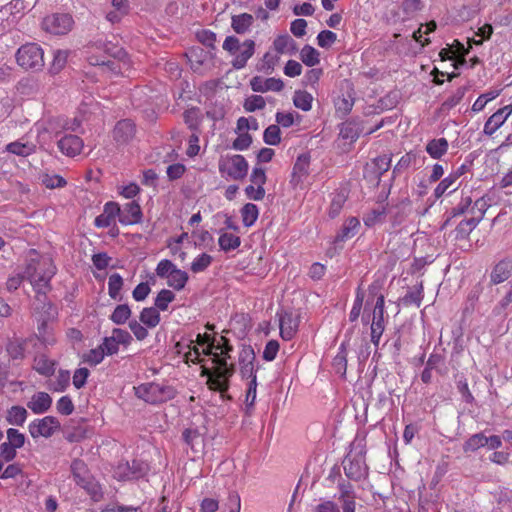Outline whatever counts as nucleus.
Here are the masks:
<instances>
[{
    "label": "nucleus",
    "instance_id": "1",
    "mask_svg": "<svg viewBox=\"0 0 512 512\" xmlns=\"http://www.w3.org/2000/svg\"><path fill=\"white\" fill-rule=\"evenodd\" d=\"M196 346L210 357L213 364L212 368L202 365L201 376L207 378L208 387L220 393L227 391L230 378L235 372V365L231 361L233 347L225 337L215 339L206 333L197 335Z\"/></svg>",
    "mask_w": 512,
    "mask_h": 512
},
{
    "label": "nucleus",
    "instance_id": "2",
    "mask_svg": "<svg viewBox=\"0 0 512 512\" xmlns=\"http://www.w3.org/2000/svg\"><path fill=\"white\" fill-rule=\"evenodd\" d=\"M196 346L210 357L213 364L212 368L202 365L201 376L207 378L208 387L220 393L227 391L230 378L235 372V365L231 361L233 347L225 337L215 339L206 333L197 335Z\"/></svg>",
    "mask_w": 512,
    "mask_h": 512
},
{
    "label": "nucleus",
    "instance_id": "3",
    "mask_svg": "<svg viewBox=\"0 0 512 512\" xmlns=\"http://www.w3.org/2000/svg\"><path fill=\"white\" fill-rule=\"evenodd\" d=\"M25 277L37 294L45 295L50 289V281L56 273V267L48 255H40L31 249L26 256Z\"/></svg>",
    "mask_w": 512,
    "mask_h": 512
},
{
    "label": "nucleus",
    "instance_id": "4",
    "mask_svg": "<svg viewBox=\"0 0 512 512\" xmlns=\"http://www.w3.org/2000/svg\"><path fill=\"white\" fill-rule=\"evenodd\" d=\"M90 49L95 52L103 51L104 55L96 56L94 54L88 56V62L93 66H100L103 72L112 74H122L129 67V59L126 52L112 43L98 41Z\"/></svg>",
    "mask_w": 512,
    "mask_h": 512
},
{
    "label": "nucleus",
    "instance_id": "5",
    "mask_svg": "<svg viewBox=\"0 0 512 512\" xmlns=\"http://www.w3.org/2000/svg\"><path fill=\"white\" fill-rule=\"evenodd\" d=\"M135 396L151 405H158L173 399L176 390L164 382H146L134 387Z\"/></svg>",
    "mask_w": 512,
    "mask_h": 512
},
{
    "label": "nucleus",
    "instance_id": "6",
    "mask_svg": "<svg viewBox=\"0 0 512 512\" xmlns=\"http://www.w3.org/2000/svg\"><path fill=\"white\" fill-rule=\"evenodd\" d=\"M364 456L365 447L362 441L355 440L343 461L344 472L349 479L359 481L367 476L368 468Z\"/></svg>",
    "mask_w": 512,
    "mask_h": 512
},
{
    "label": "nucleus",
    "instance_id": "7",
    "mask_svg": "<svg viewBox=\"0 0 512 512\" xmlns=\"http://www.w3.org/2000/svg\"><path fill=\"white\" fill-rule=\"evenodd\" d=\"M218 169L223 178L237 181L247 176L249 164L240 154H226L219 158Z\"/></svg>",
    "mask_w": 512,
    "mask_h": 512
},
{
    "label": "nucleus",
    "instance_id": "8",
    "mask_svg": "<svg viewBox=\"0 0 512 512\" xmlns=\"http://www.w3.org/2000/svg\"><path fill=\"white\" fill-rule=\"evenodd\" d=\"M16 60L19 66L26 70L39 71L44 67V51L36 43L22 45L17 53Z\"/></svg>",
    "mask_w": 512,
    "mask_h": 512
},
{
    "label": "nucleus",
    "instance_id": "9",
    "mask_svg": "<svg viewBox=\"0 0 512 512\" xmlns=\"http://www.w3.org/2000/svg\"><path fill=\"white\" fill-rule=\"evenodd\" d=\"M60 421L54 416H45L43 418L34 419L28 425V431L33 439L40 437L50 438L56 432L60 431Z\"/></svg>",
    "mask_w": 512,
    "mask_h": 512
},
{
    "label": "nucleus",
    "instance_id": "10",
    "mask_svg": "<svg viewBox=\"0 0 512 512\" xmlns=\"http://www.w3.org/2000/svg\"><path fill=\"white\" fill-rule=\"evenodd\" d=\"M74 25L70 14L55 13L46 16L42 21L43 29L53 35H65L69 33Z\"/></svg>",
    "mask_w": 512,
    "mask_h": 512
},
{
    "label": "nucleus",
    "instance_id": "11",
    "mask_svg": "<svg viewBox=\"0 0 512 512\" xmlns=\"http://www.w3.org/2000/svg\"><path fill=\"white\" fill-rule=\"evenodd\" d=\"M385 299L384 295H379L376 299L375 305L372 311V321H371V342L377 348L379 346V342L381 336L385 330Z\"/></svg>",
    "mask_w": 512,
    "mask_h": 512
},
{
    "label": "nucleus",
    "instance_id": "12",
    "mask_svg": "<svg viewBox=\"0 0 512 512\" xmlns=\"http://www.w3.org/2000/svg\"><path fill=\"white\" fill-rule=\"evenodd\" d=\"M145 470L146 465L135 460L132 463L120 462L114 468L113 476L120 481L133 480L143 476Z\"/></svg>",
    "mask_w": 512,
    "mask_h": 512
},
{
    "label": "nucleus",
    "instance_id": "13",
    "mask_svg": "<svg viewBox=\"0 0 512 512\" xmlns=\"http://www.w3.org/2000/svg\"><path fill=\"white\" fill-rule=\"evenodd\" d=\"M255 353L251 346H243L239 352L238 363L243 379L251 380L256 376L254 367Z\"/></svg>",
    "mask_w": 512,
    "mask_h": 512
},
{
    "label": "nucleus",
    "instance_id": "14",
    "mask_svg": "<svg viewBox=\"0 0 512 512\" xmlns=\"http://www.w3.org/2000/svg\"><path fill=\"white\" fill-rule=\"evenodd\" d=\"M120 205L115 201H108L103 206V211L94 220L97 228H108L115 226L116 219H119Z\"/></svg>",
    "mask_w": 512,
    "mask_h": 512
},
{
    "label": "nucleus",
    "instance_id": "15",
    "mask_svg": "<svg viewBox=\"0 0 512 512\" xmlns=\"http://www.w3.org/2000/svg\"><path fill=\"white\" fill-rule=\"evenodd\" d=\"M143 214L140 204L137 201H130L120 207L119 223L128 226L142 222Z\"/></svg>",
    "mask_w": 512,
    "mask_h": 512
},
{
    "label": "nucleus",
    "instance_id": "16",
    "mask_svg": "<svg viewBox=\"0 0 512 512\" xmlns=\"http://www.w3.org/2000/svg\"><path fill=\"white\" fill-rule=\"evenodd\" d=\"M310 160L311 157L309 153H302L297 157L290 181L293 186L297 187L302 184L304 179L309 175Z\"/></svg>",
    "mask_w": 512,
    "mask_h": 512
},
{
    "label": "nucleus",
    "instance_id": "17",
    "mask_svg": "<svg viewBox=\"0 0 512 512\" xmlns=\"http://www.w3.org/2000/svg\"><path fill=\"white\" fill-rule=\"evenodd\" d=\"M52 403L53 399L47 392L39 391L30 397L27 408L35 415H42L50 410Z\"/></svg>",
    "mask_w": 512,
    "mask_h": 512
},
{
    "label": "nucleus",
    "instance_id": "18",
    "mask_svg": "<svg viewBox=\"0 0 512 512\" xmlns=\"http://www.w3.org/2000/svg\"><path fill=\"white\" fill-rule=\"evenodd\" d=\"M250 86L254 92H279L283 89L284 83L279 78H263L260 76H255L250 80Z\"/></svg>",
    "mask_w": 512,
    "mask_h": 512
},
{
    "label": "nucleus",
    "instance_id": "19",
    "mask_svg": "<svg viewBox=\"0 0 512 512\" xmlns=\"http://www.w3.org/2000/svg\"><path fill=\"white\" fill-rule=\"evenodd\" d=\"M280 335L283 340H291L299 326V320L290 312H284L280 315L279 319Z\"/></svg>",
    "mask_w": 512,
    "mask_h": 512
},
{
    "label": "nucleus",
    "instance_id": "20",
    "mask_svg": "<svg viewBox=\"0 0 512 512\" xmlns=\"http://www.w3.org/2000/svg\"><path fill=\"white\" fill-rule=\"evenodd\" d=\"M57 145L63 154L74 157L81 152L83 141L80 137L69 134L59 139Z\"/></svg>",
    "mask_w": 512,
    "mask_h": 512
},
{
    "label": "nucleus",
    "instance_id": "21",
    "mask_svg": "<svg viewBox=\"0 0 512 512\" xmlns=\"http://www.w3.org/2000/svg\"><path fill=\"white\" fill-rule=\"evenodd\" d=\"M255 52V42L253 40H245L239 50L234 53L232 65L235 69L239 70L246 66L248 60Z\"/></svg>",
    "mask_w": 512,
    "mask_h": 512
},
{
    "label": "nucleus",
    "instance_id": "22",
    "mask_svg": "<svg viewBox=\"0 0 512 512\" xmlns=\"http://www.w3.org/2000/svg\"><path fill=\"white\" fill-rule=\"evenodd\" d=\"M5 151L20 157H28L36 152V144L21 138L5 146Z\"/></svg>",
    "mask_w": 512,
    "mask_h": 512
},
{
    "label": "nucleus",
    "instance_id": "23",
    "mask_svg": "<svg viewBox=\"0 0 512 512\" xmlns=\"http://www.w3.org/2000/svg\"><path fill=\"white\" fill-rule=\"evenodd\" d=\"M135 134V125L131 120L125 119L119 121L114 130L113 136L118 143H126L133 138Z\"/></svg>",
    "mask_w": 512,
    "mask_h": 512
},
{
    "label": "nucleus",
    "instance_id": "24",
    "mask_svg": "<svg viewBox=\"0 0 512 512\" xmlns=\"http://www.w3.org/2000/svg\"><path fill=\"white\" fill-rule=\"evenodd\" d=\"M486 211V202L483 199H478L475 201L474 205L471 208V214L473 215L471 218L463 220L460 223V226H467L469 230H473L479 222L482 220Z\"/></svg>",
    "mask_w": 512,
    "mask_h": 512
},
{
    "label": "nucleus",
    "instance_id": "25",
    "mask_svg": "<svg viewBox=\"0 0 512 512\" xmlns=\"http://www.w3.org/2000/svg\"><path fill=\"white\" fill-rule=\"evenodd\" d=\"M360 228V221L356 217L348 218L335 237V242H344L354 237Z\"/></svg>",
    "mask_w": 512,
    "mask_h": 512
},
{
    "label": "nucleus",
    "instance_id": "26",
    "mask_svg": "<svg viewBox=\"0 0 512 512\" xmlns=\"http://www.w3.org/2000/svg\"><path fill=\"white\" fill-rule=\"evenodd\" d=\"M340 495L338 500L341 504V508L343 512H355L356 511V501L355 494L351 490L349 485L339 484Z\"/></svg>",
    "mask_w": 512,
    "mask_h": 512
},
{
    "label": "nucleus",
    "instance_id": "27",
    "mask_svg": "<svg viewBox=\"0 0 512 512\" xmlns=\"http://www.w3.org/2000/svg\"><path fill=\"white\" fill-rule=\"evenodd\" d=\"M57 362L48 358L46 355L41 354L35 357L33 368L40 375L49 377L54 374Z\"/></svg>",
    "mask_w": 512,
    "mask_h": 512
},
{
    "label": "nucleus",
    "instance_id": "28",
    "mask_svg": "<svg viewBox=\"0 0 512 512\" xmlns=\"http://www.w3.org/2000/svg\"><path fill=\"white\" fill-rule=\"evenodd\" d=\"M449 144L446 138H436L427 142L426 152L433 159H440L448 151Z\"/></svg>",
    "mask_w": 512,
    "mask_h": 512
},
{
    "label": "nucleus",
    "instance_id": "29",
    "mask_svg": "<svg viewBox=\"0 0 512 512\" xmlns=\"http://www.w3.org/2000/svg\"><path fill=\"white\" fill-rule=\"evenodd\" d=\"M512 272V264L510 261H500L493 269L491 273V282L494 284H500L506 281Z\"/></svg>",
    "mask_w": 512,
    "mask_h": 512
},
{
    "label": "nucleus",
    "instance_id": "30",
    "mask_svg": "<svg viewBox=\"0 0 512 512\" xmlns=\"http://www.w3.org/2000/svg\"><path fill=\"white\" fill-rule=\"evenodd\" d=\"M28 417L26 408L19 405H14L7 410L6 421L10 425L23 426Z\"/></svg>",
    "mask_w": 512,
    "mask_h": 512
},
{
    "label": "nucleus",
    "instance_id": "31",
    "mask_svg": "<svg viewBox=\"0 0 512 512\" xmlns=\"http://www.w3.org/2000/svg\"><path fill=\"white\" fill-rule=\"evenodd\" d=\"M254 18L251 14L241 13L232 17L231 26L238 34L246 33L252 26Z\"/></svg>",
    "mask_w": 512,
    "mask_h": 512
},
{
    "label": "nucleus",
    "instance_id": "32",
    "mask_svg": "<svg viewBox=\"0 0 512 512\" xmlns=\"http://www.w3.org/2000/svg\"><path fill=\"white\" fill-rule=\"evenodd\" d=\"M347 201V193L344 190L336 191L332 194L331 202L328 208L330 218H336L343 209Z\"/></svg>",
    "mask_w": 512,
    "mask_h": 512
},
{
    "label": "nucleus",
    "instance_id": "33",
    "mask_svg": "<svg viewBox=\"0 0 512 512\" xmlns=\"http://www.w3.org/2000/svg\"><path fill=\"white\" fill-rule=\"evenodd\" d=\"M273 47L278 54H292L296 49L295 41L288 34L276 37Z\"/></svg>",
    "mask_w": 512,
    "mask_h": 512
},
{
    "label": "nucleus",
    "instance_id": "34",
    "mask_svg": "<svg viewBox=\"0 0 512 512\" xmlns=\"http://www.w3.org/2000/svg\"><path fill=\"white\" fill-rule=\"evenodd\" d=\"M313 96L305 90H297L293 95V104L296 108L307 112L312 109Z\"/></svg>",
    "mask_w": 512,
    "mask_h": 512
},
{
    "label": "nucleus",
    "instance_id": "35",
    "mask_svg": "<svg viewBox=\"0 0 512 512\" xmlns=\"http://www.w3.org/2000/svg\"><path fill=\"white\" fill-rule=\"evenodd\" d=\"M336 113L339 117L343 118L347 116L354 105V98L351 94L341 95L334 101Z\"/></svg>",
    "mask_w": 512,
    "mask_h": 512
},
{
    "label": "nucleus",
    "instance_id": "36",
    "mask_svg": "<svg viewBox=\"0 0 512 512\" xmlns=\"http://www.w3.org/2000/svg\"><path fill=\"white\" fill-rule=\"evenodd\" d=\"M507 120L498 111L494 112L485 122L483 133L487 136H492L498 129H500Z\"/></svg>",
    "mask_w": 512,
    "mask_h": 512
},
{
    "label": "nucleus",
    "instance_id": "37",
    "mask_svg": "<svg viewBox=\"0 0 512 512\" xmlns=\"http://www.w3.org/2000/svg\"><path fill=\"white\" fill-rule=\"evenodd\" d=\"M189 276L187 272L177 268L166 280L167 285L176 291L182 290L187 284Z\"/></svg>",
    "mask_w": 512,
    "mask_h": 512
},
{
    "label": "nucleus",
    "instance_id": "38",
    "mask_svg": "<svg viewBox=\"0 0 512 512\" xmlns=\"http://www.w3.org/2000/svg\"><path fill=\"white\" fill-rule=\"evenodd\" d=\"M213 262V257L208 253H201L197 255L190 264V270L194 274L206 271Z\"/></svg>",
    "mask_w": 512,
    "mask_h": 512
},
{
    "label": "nucleus",
    "instance_id": "39",
    "mask_svg": "<svg viewBox=\"0 0 512 512\" xmlns=\"http://www.w3.org/2000/svg\"><path fill=\"white\" fill-rule=\"evenodd\" d=\"M218 244L222 251L229 252L231 250L237 249L240 246L241 239L237 235L225 232L219 236Z\"/></svg>",
    "mask_w": 512,
    "mask_h": 512
},
{
    "label": "nucleus",
    "instance_id": "40",
    "mask_svg": "<svg viewBox=\"0 0 512 512\" xmlns=\"http://www.w3.org/2000/svg\"><path fill=\"white\" fill-rule=\"evenodd\" d=\"M259 216V209L253 203L245 204L241 209L242 222L245 227H251L255 224Z\"/></svg>",
    "mask_w": 512,
    "mask_h": 512
},
{
    "label": "nucleus",
    "instance_id": "41",
    "mask_svg": "<svg viewBox=\"0 0 512 512\" xmlns=\"http://www.w3.org/2000/svg\"><path fill=\"white\" fill-rule=\"evenodd\" d=\"M301 61L309 67H314L320 62V53L310 45H304L300 51Z\"/></svg>",
    "mask_w": 512,
    "mask_h": 512
},
{
    "label": "nucleus",
    "instance_id": "42",
    "mask_svg": "<svg viewBox=\"0 0 512 512\" xmlns=\"http://www.w3.org/2000/svg\"><path fill=\"white\" fill-rule=\"evenodd\" d=\"M140 321L149 328L156 327L160 322V314L155 307L144 308L140 313Z\"/></svg>",
    "mask_w": 512,
    "mask_h": 512
},
{
    "label": "nucleus",
    "instance_id": "43",
    "mask_svg": "<svg viewBox=\"0 0 512 512\" xmlns=\"http://www.w3.org/2000/svg\"><path fill=\"white\" fill-rule=\"evenodd\" d=\"M70 372L67 370H60L55 378L49 384L50 390L54 392H64L70 384Z\"/></svg>",
    "mask_w": 512,
    "mask_h": 512
},
{
    "label": "nucleus",
    "instance_id": "44",
    "mask_svg": "<svg viewBox=\"0 0 512 512\" xmlns=\"http://www.w3.org/2000/svg\"><path fill=\"white\" fill-rule=\"evenodd\" d=\"M40 181L47 189L62 188L67 184V181L62 176L50 173L41 174Z\"/></svg>",
    "mask_w": 512,
    "mask_h": 512
},
{
    "label": "nucleus",
    "instance_id": "45",
    "mask_svg": "<svg viewBox=\"0 0 512 512\" xmlns=\"http://www.w3.org/2000/svg\"><path fill=\"white\" fill-rule=\"evenodd\" d=\"M175 300V294L168 289H162L157 294L154 304L155 308L161 311H166L171 302Z\"/></svg>",
    "mask_w": 512,
    "mask_h": 512
},
{
    "label": "nucleus",
    "instance_id": "46",
    "mask_svg": "<svg viewBox=\"0 0 512 512\" xmlns=\"http://www.w3.org/2000/svg\"><path fill=\"white\" fill-rule=\"evenodd\" d=\"M131 316V309L126 304H121L115 307L110 319L113 323L121 325L127 322Z\"/></svg>",
    "mask_w": 512,
    "mask_h": 512
},
{
    "label": "nucleus",
    "instance_id": "47",
    "mask_svg": "<svg viewBox=\"0 0 512 512\" xmlns=\"http://www.w3.org/2000/svg\"><path fill=\"white\" fill-rule=\"evenodd\" d=\"M456 183L455 175H448L445 178H443L439 184L434 189V196L436 198H440L444 193L447 191L453 192L457 189V187H454Z\"/></svg>",
    "mask_w": 512,
    "mask_h": 512
},
{
    "label": "nucleus",
    "instance_id": "48",
    "mask_svg": "<svg viewBox=\"0 0 512 512\" xmlns=\"http://www.w3.org/2000/svg\"><path fill=\"white\" fill-rule=\"evenodd\" d=\"M499 95H500V90H491V91L481 94L473 103L472 111L473 112L482 111L488 102L496 99Z\"/></svg>",
    "mask_w": 512,
    "mask_h": 512
},
{
    "label": "nucleus",
    "instance_id": "49",
    "mask_svg": "<svg viewBox=\"0 0 512 512\" xmlns=\"http://www.w3.org/2000/svg\"><path fill=\"white\" fill-rule=\"evenodd\" d=\"M71 471L77 485L89 477L86 464L82 460H74L71 464Z\"/></svg>",
    "mask_w": 512,
    "mask_h": 512
},
{
    "label": "nucleus",
    "instance_id": "50",
    "mask_svg": "<svg viewBox=\"0 0 512 512\" xmlns=\"http://www.w3.org/2000/svg\"><path fill=\"white\" fill-rule=\"evenodd\" d=\"M487 444V436L484 433H477L472 435L464 444V451H476L479 448L485 447Z\"/></svg>",
    "mask_w": 512,
    "mask_h": 512
},
{
    "label": "nucleus",
    "instance_id": "51",
    "mask_svg": "<svg viewBox=\"0 0 512 512\" xmlns=\"http://www.w3.org/2000/svg\"><path fill=\"white\" fill-rule=\"evenodd\" d=\"M123 286V279L120 274L114 273L108 279V293L112 299H117Z\"/></svg>",
    "mask_w": 512,
    "mask_h": 512
},
{
    "label": "nucleus",
    "instance_id": "52",
    "mask_svg": "<svg viewBox=\"0 0 512 512\" xmlns=\"http://www.w3.org/2000/svg\"><path fill=\"white\" fill-rule=\"evenodd\" d=\"M69 51L68 50H55L53 53V61L51 64V72L58 73L61 71L68 59Z\"/></svg>",
    "mask_w": 512,
    "mask_h": 512
},
{
    "label": "nucleus",
    "instance_id": "53",
    "mask_svg": "<svg viewBox=\"0 0 512 512\" xmlns=\"http://www.w3.org/2000/svg\"><path fill=\"white\" fill-rule=\"evenodd\" d=\"M263 140L268 145H278L281 141V132L278 125L268 126L263 134Z\"/></svg>",
    "mask_w": 512,
    "mask_h": 512
},
{
    "label": "nucleus",
    "instance_id": "54",
    "mask_svg": "<svg viewBox=\"0 0 512 512\" xmlns=\"http://www.w3.org/2000/svg\"><path fill=\"white\" fill-rule=\"evenodd\" d=\"M105 356H106L105 352L103 351L101 345H99L98 347L89 350L83 356V360L90 366H96L103 361Z\"/></svg>",
    "mask_w": 512,
    "mask_h": 512
},
{
    "label": "nucleus",
    "instance_id": "55",
    "mask_svg": "<svg viewBox=\"0 0 512 512\" xmlns=\"http://www.w3.org/2000/svg\"><path fill=\"white\" fill-rule=\"evenodd\" d=\"M79 486L85 489L93 500L98 501L101 499V487L90 477L86 478L83 482H81Z\"/></svg>",
    "mask_w": 512,
    "mask_h": 512
},
{
    "label": "nucleus",
    "instance_id": "56",
    "mask_svg": "<svg viewBox=\"0 0 512 512\" xmlns=\"http://www.w3.org/2000/svg\"><path fill=\"white\" fill-rule=\"evenodd\" d=\"M177 266L168 259H162L156 266V275L160 278L167 279L175 270Z\"/></svg>",
    "mask_w": 512,
    "mask_h": 512
},
{
    "label": "nucleus",
    "instance_id": "57",
    "mask_svg": "<svg viewBox=\"0 0 512 512\" xmlns=\"http://www.w3.org/2000/svg\"><path fill=\"white\" fill-rule=\"evenodd\" d=\"M7 442L15 449H20L25 444V435L15 428H9L6 431Z\"/></svg>",
    "mask_w": 512,
    "mask_h": 512
},
{
    "label": "nucleus",
    "instance_id": "58",
    "mask_svg": "<svg viewBox=\"0 0 512 512\" xmlns=\"http://www.w3.org/2000/svg\"><path fill=\"white\" fill-rule=\"evenodd\" d=\"M317 44L321 48H330L337 40L336 33L330 30H323L317 35Z\"/></svg>",
    "mask_w": 512,
    "mask_h": 512
},
{
    "label": "nucleus",
    "instance_id": "59",
    "mask_svg": "<svg viewBox=\"0 0 512 512\" xmlns=\"http://www.w3.org/2000/svg\"><path fill=\"white\" fill-rule=\"evenodd\" d=\"M266 105L265 99L260 95H252L244 102V109L247 112H254L263 109Z\"/></svg>",
    "mask_w": 512,
    "mask_h": 512
},
{
    "label": "nucleus",
    "instance_id": "60",
    "mask_svg": "<svg viewBox=\"0 0 512 512\" xmlns=\"http://www.w3.org/2000/svg\"><path fill=\"white\" fill-rule=\"evenodd\" d=\"M57 412L61 415L68 416L73 413L75 407L69 396H62L56 403Z\"/></svg>",
    "mask_w": 512,
    "mask_h": 512
},
{
    "label": "nucleus",
    "instance_id": "61",
    "mask_svg": "<svg viewBox=\"0 0 512 512\" xmlns=\"http://www.w3.org/2000/svg\"><path fill=\"white\" fill-rule=\"evenodd\" d=\"M415 162V155L412 153H406L403 155L393 169L394 174H401L406 171Z\"/></svg>",
    "mask_w": 512,
    "mask_h": 512
},
{
    "label": "nucleus",
    "instance_id": "62",
    "mask_svg": "<svg viewBox=\"0 0 512 512\" xmlns=\"http://www.w3.org/2000/svg\"><path fill=\"white\" fill-rule=\"evenodd\" d=\"M241 500L237 493H230L227 503L222 507L221 512H240Z\"/></svg>",
    "mask_w": 512,
    "mask_h": 512
},
{
    "label": "nucleus",
    "instance_id": "63",
    "mask_svg": "<svg viewBox=\"0 0 512 512\" xmlns=\"http://www.w3.org/2000/svg\"><path fill=\"white\" fill-rule=\"evenodd\" d=\"M238 137L233 141L232 148L237 151H244L249 148L252 143V137L248 133L238 132Z\"/></svg>",
    "mask_w": 512,
    "mask_h": 512
},
{
    "label": "nucleus",
    "instance_id": "64",
    "mask_svg": "<svg viewBox=\"0 0 512 512\" xmlns=\"http://www.w3.org/2000/svg\"><path fill=\"white\" fill-rule=\"evenodd\" d=\"M206 58L207 54L202 49L192 50L189 54L191 68L197 71L199 67L205 62Z\"/></svg>",
    "mask_w": 512,
    "mask_h": 512
}]
</instances>
